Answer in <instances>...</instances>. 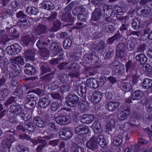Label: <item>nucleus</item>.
Instances as JSON below:
<instances>
[{
  "label": "nucleus",
  "mask_w": 152,
  "mask_h": 152,
  "mask_svg": "<svg viewBox=\"0 0 152 152\" xmlns=\"http://www.w3.org/2000/svg\"><path fill=\"white\" fill-rule=\"evenodd\" d=\"M91 3L95 5L100 7L103 6V11L104 14H112L113 6L111 5H108L107 4H104L102 0H91Z\"/></svg>",
  "instance_id": "obj_1"
},
{
  "label": "nucleus",
  "mask_w": 152,
  "mask_h": 152,
  "mask_svg": "<svg viewBox=\"0 0 152 152\" xmlns=\"http://www.w3.org/2000/svg\"><path fill=\"white\" fill-rule=\"evenodd\" d=\"M79 98L74 94H69L66 98V103L70 107L76 106L79 102Z\"/></svg>",
  "instance_id": "obj_2"
},
{
  "label": "nucleus",
  "mask_w": 152,
  "mask_h": 152,
  "mask_svg": "<svg viewBox=\"0 0 152 152\" xmlns=\"http://www.w3.org/2000/svg\"><path fill=\"white\" fill-rule=\"evenodd\" d=\"M73 7V6L70 3L64 9L65 14L62 17V20L64 21L73 22L75 18L72 17L70 11Z\"/></svg>",
  "instance_id": "obj_3"
},
{
  "label": "nucleus",
  "mask_w": 152,
  "mask_h": 152,
  "mask_svg": "<svg viewBox=\"0 0 152 152\" xmlns=\"http://www.w3.org/2000/svg\"><path fill=\"white\" fill-rule=\"evenodd\" d=\"M118 117L119 119L121 120L126 119L127 116L130 114V108L127 105L124 107L122 108L118 109Z\"/></svg>",
  "instance_id": "obj_4"
},
{
  "label": "nucleus",
  "mask_w": 152,
  "mask_h": 152,
  "mask_svg": "<svg viewBox=\"0 0 152 152\" xmlns=\"http://www.w3.org/2000/svg\"><path fill=\"white\" fill-rule=\"evenodd\" d=\"M60 138L63 140H69L73 135L72 132L69 128L64 127L62 130L59 132Z\"/></svg>",
  "instance_id": "obj_5"
},
{
  "label": "nucleus",
  "mask_w": 152,
  "mask_h": 152,
  "mask_svg": "<svg viewBox=\"0 0 152 152\" xmlns=\"http://www.w3.org/2000/svg\"><path fill=\"white\" fill-rule=\"evenodd\" d=\"M50 41V40H47L44 36H41L39 37V40L36 42V46L40 50L48 47V43Z\"/></svg>",
  "instance_id": "obj_6"
},
{
  "label": "nucleus",
  "mask_w": 152,
  "mask_h": 152,
  "mask_svg": "<svg viewBox=\"0 0 152 152\" xmlns=\"http://www.w3.org/2000/svg\"><path fill=\"white\" fill-rule=\"evenodd\" d=\"M36 35L32 33H30L25 36L23 41V44L28 46L29 44L34 43L36 40Z\"/></svg>",
  "instance_id": "obj_7"
},
{
  "label": "nucleus",
  "mask_w": 152,
  "mask_h": 152,
  "mask_svg": "<svg viewBox=\"0 0 152 152\" xmlns=\"http://www.w3.org/2000/svg\"><path fill=\"white\" fill-rule=\"evenodd\" d=\"M47 26L39 24L34 27L33 31L36 35L39 36L46 34L47 32Z\"/></svg>",
  "instance_id": "obj_8"
},
{
  "label": "nucleus",
  "mask_w": 152,
  "mask_h": 152,
  "mask_svg": "<svg viewBox=\"0 0 152 152\" xmlns=\"http://www.w3.org/2000/svg\"><path fill=\"white\" fill-rule=\"evenodd\" d=\"M49 99L48 96H46L40 99L38 103V106L42 108L45 109L47 108L50 103L51 101Z\"/></svg>",
  "instance_id": "obj_9"
},
{
  "label": "nucleus",
  "mask_w": 152,
  "mask_h": 152,
  "mask_svg": "<svg viewBox=\"0 0 152 152\" xmlns=\"http://www.w3.org/2000/svg\"><path fill=\"white\" fill-rule=\"evenodd\" d=\"M89 132V129L88 126L84 125H79L75 128V132L77 134H87Z\"/></svg>",
  "instance_id": "obj_10"
},
{
  "label": "nucleus",
  "mask_w": 152,
  "mask_h": 152,
  "mask_svg": "<svg viewBox=\"0 0 152 152\" xmlns=\"http://www.w3.org/2000/svg\"><path fill=\"white\" fill-rule=\"evenodd\" d=\"M80 121L83 124H89L94 120V117L93 115L89 114H84L80 116Z\"/></svg>",
  "instance_id": "obj_11"
},
{
  "label": "nucleus",
  "mask_w": 152,
  "mask_h": 152,
  "mask_svg": "<svg viewBox=\"0 0 152 152\" xmlns=\"http://www.w3.org/2000/svg\"><path fill=\"white\" fill-rule=\"evenodd\" d=\"M56 123L60 125H65L69 123L70 121L69 116H58L56 118Z\"/></svg>",
  "instance_id": "obj_12"
},
{
  "label": "nucleus",
  "mask_w": 152,
  "mask_h": 152,
  "mask_svg": "<svg viewBox=\"0 0 152 152\" xmlns=\"http://www.w3.org/2000/svg\"><path fill=\"white\" fill-rule=\"evenodd\" d=\"M118 83V86L123 91L127 92L132 91V86L130 83L125 82L124 80L120 81Z\"/></svg>",
  "instance_id": "obj_13"
},
{
  "label": "nucleus",
  "mask_w": 152,
  "mask_h": 152,
  "mask_svg": "<svg viewBox=\"0 0 152 152\" xmlns=\"http://www.w3.org/2000/svg\"><path fill=\"white\" fill-rule=\"evenodd\" d=\"M102 16L101 9L96 8L91 14V19L94 21H98L101 18Z\"/></svg>",
  "instance_id": "obj_14"
},
{
  "label": "nucleus",
  "mask_w": 152,
  "mask_h": 152,
  "mask_svg": "<svg viewBox=\"0 0 152 152\" xmlns=\"http://www.w3.org/2000/svg\"><path fill=\"white\" fill-rule=\"evenodd\" d=\"M8 111L12 114L17 115L21 113L22 109L19 105H12L8 109Z\"/></svg>",
  "instance_id": "obj_15"
},
{
  "label": "nucleus",
  "mask_w": 152,
  "mask_h": 152,
  "mask_svg": "<svg viewBox=\"0 0 152 152\" xmlns=\"http://www.w3.org/2000/svg\"><path fill=\"white\" fill-rule=\"evenodd\" d=\"M86 147L88 148L94 150L97 149L98 147L97 142L94 137H91L86 144Z\"/></svg>",
  "instance_id": "obj_16"
},
{
  "label": "nucleus",
  "mask_w": 152,
  "mask_h": 152,
  "mask_svg": "<svg viewBox=\"0 0 152 152\" xmlns=\"http://www.w3.org/2000/svg\"><path fill=\"white\" fill-rule=\"evenodd\" d=\"M40 74L43 75L45 74L51 72V67L49 65L45 63H42L39 64Z\"/></svg>",
  "instance_id": "obj_17"
},
{
  "label": "nucleus",
  "mask_w": 152,
  "mask_h": 152,
  "mask_svg": "<svg viewBox=\"0 0 152 152\" xmlns=\"http://www.w3.org/2000/svg\"><path fill=\"white\" fill-rule=\"evenodd\" d=\"M86 85L85 83H82L77 88L78 94L80 96L83 98L85 96L86 93L88 90V89L86 88Z\"/></svg>",
  "instance_id": "obj_18"
},
{
  "label": "nucleus",
  "mask_w": 152,
  "mask_h": 152,
  "mask_svg": "<svg viewBox=\"0 0 152 152\" xmlns=\"http://www.w3.org/2000/svg\"><path fill=\"white\" fill-rule=\"evenodd\" d=\"M104 93L102 94L100 92L96 91L94 92L91 97V101L94 103H97L99 102L104 96Z\"/></svg>",
  "instance_id": "obj_19"
},
{
  "label": "nucleus",
  "mask_w": 152,
  "mask_h": 152,
  "mask_svg": "<svg viewBox=\"0 0 152 152\" xmlns=\"http://www.w3.org/2000/svg\"><path fill=\"white\" fill-rule=\"evenodd\" d=\"M115 120L113 119H111L110 121L107 122L106 126L107 134H111L114 132L115 126Z\"/></svg>",
  "instance_id": "obj_20"
},
{
  "label": "nucleus",
  "mask_w": 152,
  "mask_h": 152,
  "mask_svg": "<svg viewBox=\"0 0 152 152\" xmlns=\"http://www.w3.org/2000/svg\"><path fill=\"white\" fill-rule=\"evenodd\" d=\"M25 73L29 75H34L36 72V70L35 67L28 63L26 64L24 66Z\"/></svg>",
  "instance_id": "obj_21"
},
{
  "label": "nucleus",
  "mask_w": 152,
  "mask_h": 152,
  "mask_svg": "<svg viewBox=\"0 0 152 152\" xmlns=\"http://www.w3.org/2000/svg\"><path fill=\"white\" fill-rule=\"evenodd\" d=\"M98 83V81L95 79L90 78L86 80V84L89 88H96L99 87Z\"/></svg>",
  "instance_id": "obj_22"
},
{
  "label": "nucleus",
  "mask_w": 152,
  "mask_h": 152,
  "mask_svg": "<svg viewBox=\"0 0 152 152\" xmlns=\"http://www.w3.org/2000/svg\"><path fill=\"white\" fill-rule=\"evenodd\" d=\"M61 23L58 20L54 21L53 23V26L50 28V31L52 32H56L61 29Z\"/></svg>",
  "instance_id": "obj_23"
},
{
  "label": "nucleus",
  "mask_w": 152,
  "mask_h": 152,
  "mask_svg": "<svg viewBox=\"0 0 152 152\" xmlns=\"http://www.w3.org/2000/svg\"><path fill=\"white\" fill-rule=\"evenodd\" d=\"M23 55L24 57L27 60L33 61L35 59L34 51L32 49L26 50Z\"/></svg>",
  "instance_id": "obj_24"
},
{
  "label": "nucleus",
  "mask_w": 152,
  "mask_h": 152,
  "mask_svg": "<svg viewBox=\"0 0 152 152\" xmlns=\"http://www.w3.org/2000/svg\"><path fill=\"white\" fill-rule=\"evenodd\" d=\"M91 127L94 129V132L100 133L102 132L103 129L102 124L99 121H95L92 125Z\"/></svg>",
  "instance_id": "obj_25"
},
{
  "label": "nucleus",
  "mask_w": 152,
  "mask_h": 152,
  "mask_svg": "<svg viewBox=\"0 0 152 152\" xmlns=\"http://www.w3.org/2000/svg\"><path fill=\"white\" fill-rule=\"evenodd\" d=\"M34 124L40 128H43L46 125V122L44 121L41 118L36 117L33 120Z\"/></svg>",
  "instance_id": "obj_26"
},
{
  "label": "nucleus",
  "mask_w": 152,
  "mask_h": 152,
  "mask_svg": "<svg viewBox=\"0 0 152 152\" xmlns=\"http://www.w3.org/2000/svg\"><path fill=\"white\" fill-rule=\"evenodd\" d=\"M84 149L82 146H80L77 144L73 143L72 144L69 150L70 152H84Z\"/></svg>",
  "instance_id": "obj_27"
},
{
  "label": "nucleus",
  "mask_w": 152,
  "mask_h": 152,
  "mask_svg": "<svg viewBox=\"0 0 152 152\" xmlns=\"http://www.w3.org/2000/svg\"><path fill=\"white\" fill-rule=\"evenodd\" d=\"M15 26H12L10 28L7 27L6 30L7 32L9 33L14 38H18L19 36V33Z\"/></svg>",
  "instance_id": "obj_28"
},
{
  "label": "nucleus",
  "mask_w": 152,
  "mask_h": 152,
  "mask_svg": "<svg viewBox=\"0 0 152 152\" xmlns=\"http://www.w3.org/2000/svg\"><path fill=\"white\" fill-rule=\"evenodd\" d=\"M41 4L43 8L49 10H52L55 8L54 4L49 1H44Z\"/></svg>",
  "instance_id": "obj_29"
},
{
  "label": "nucleus",
  "mask_w": 152,
  "mask_h": 152,
  "mask_svg": "<svg viewBox=\"0 0 152 152\" xmlns=\"http://www.w3.org/2000/svg\"><path fill=\"white\" fill-rule=\"evenodd\" d=\"M119 104V103L118 102L111 101L109 102L107 104V109L109 111H114L117 109Z\"/></svg>",
  "instance_id": "obj_30"
},
{
  "label": "nucleus",
  "mask_w": 152,
  "mask_h": 152,
  "mask_svg": "<svg viewBox=\"0 0 152 152\" xmlns=\"http://www.w3.org/2000/svg\"><path fill=\"white\" fill-rule=\"evenodd\" d=\"M141 85L142 88L145 89H152V80L148 78H145Z\"/></svg>",
  "instance_id": "obj_31"
},
{
  "label": "nucleus",
  "mask_w": 152,
  "mask_h": 152,
  "mask_svg": "<svg viewBox=\"0 0 152 152\" xmlns=\"http://www.w3.org/2000/svg\"><path fill=\"white\" fill-rule=\"evenodd\" d=\"M137 12H140L141 14L144 16L147 15L150 12V7L145 5L142 6L137 10Z\"/></svg>",
  "instance_id": "obj_32"
},
{
  "label": "nucleus",
  "mask_w": 152,
  "mask_h": 152,
  "mask_svg": "<svg viewBox=\"0 0 152 152\" xmlns=\"http://www.w3.org/2000/svg\"><path fill=\"white\" fill-rule=\"evenodd\" d=\"M78 103V106H80V109L82 113H84L87 110L89 106V103L87 101L82 100Z\"/></svg>",
  "instance_id": "obj_33"
},
{
  "label": "nucleus",
  "mask_w": 152,
  "mask_h": 152,
  "mask_svg": "<svg viewBox=\"0 0 152 152\" xmlns=\"http://www.w3.org/2000/svg\"><path fill=\"white\" fill-rule=\"evenodd\" d=\"M50 47L51 50L55 53L56 55H58L61 53V48L58 46V44L56 42H51Z\"/></svg>",
  "instance_id": "obj_34"
},
{
  "label": "nucleus",
  "mask_w": 152,
  "mask_h": 152,
  "mask_svg": "<svg viewBox=\"0 0 152 152\" xmlns=\"http://www.w3.org/2000/svg\"><path fill=\"white\" fill-rule=\"evenodd\" d=\"M136 64L131 61H129L126 64L125 66L126 68V71L130 72L134 70L135 68Z\"/></svg>",
  "instance_id": "obj_35"
},
{
  "label": "nucleus",
  "mask_w": 152,
  "mask_h": 152,
  "mask_svg": "<svg viewBox=\"0 0 152 152\" xmlns=\"http://www.w3.org/2000/svg\"><path fill=\"white\" fill-rule=\"evenodd\" d=\"M135 59L137 61H139L141 64H144L147 60V57L142 53L137 55L135 57Z\"/></svg>",
  "instance_id": "obj_36"
},
{
  "label": "nucleus",
  "mask_w": 152,
  "mask_h": 152,
  "mask_svg": "<svg viewBox=\"0 0 152 152\" xmlns=\"http://www.w3.org/2000/svg\"><path fill=\"white\" fill-rule=\"evenodd\" d=\"M123 137L121 135H118L113 138V144L117 147L119 146L122 143Z\"/></svg>",
  "instance_id": "obj_37"
},
{
  "label": "nucleus",
  "mask_w": 152,
  "mask_h": 152,
  "mask_svg": "<svg viewBox=\"0 0 152 152\" xmlns=\"http://www.w3.org/2000/svg\"><path fill=\"white\" fill-rule=\"evenodd\" d=\"M143 93L142 91L138 90H136L132 93V98L133 100H139L142 97Z\"/></svg>",
  "instance_id": "obj_38"
},
{
  "label": "nucleus",
  "mask_w": 152,
  "mask_h": 152,
  "mask_svg": "<svg viewBox=\"0 0 152 152\" xmlns=\"http://www.w3.org/2000/svg\"><path fill=\"white\" fill-rule=\"evenodd\" d=\"M54 73L55 72L53 71L51 73L47 74L42 77H41V80L42 81L47 82H49L54 78Z\"/></svg>",
  "instance_id": "obj_39"
},
{
  "label": "nucleus",
  "mask_w": 152,
  "mask_h": 152,
  "mask_svg": "<svg viewBox=\"0 0 152 152\" xmlns=\"http://www.w3.org/2000/svg\"><path fill=\"white\" fill-rule=\"evenodd\" d=\"M26 11L29 15H35L39 12L38 10L34 7L28 6L26 9Z\"/></svg>",
  "instance_id": "obj_40"
},
{
  "label": "nucleus",
  "mask_w": 152,
  "mask_h": 152,
  "mask_svg": "<svg viewBox=\"0 0 152 152\" xmlns=\"http://www.w3.org/2000/svg\"><path fill=\"white\" fill-rule=\"evenodd\" d=\"M17 24L20 26H23L24 27H27L29 25L30 23L28 19L22 18L18 20Z\"/></svg>",
  "instance_id": "obj_41"
},
{
  "label": "nucleus",
  "mask_w": 152,
  "mask_h": 152,
  "mask_svg": "<svg viewBox=\"0 0 152 152\" xmlns=\"http://www.w3.org/2000/svg\"><path fill=\"white\" fill-rule=\"evenodd\" d=\"M61 84L59 80L56 79L51 83L50 88L52 90H55L59 87Z\"/></svg>",
  "instance_id": "obj_42"
},
{
  "label": "nucleus",
  "mask_w": 152,
  "mask_h": 152,
  "mask_svg": "<svg viewBox=\"0 0 152 152\" xmlns=\"http://www.w3.org/2000/svg\"><path fill=\"white\" fill-rule=\"evenodd\" d=\"M12 47L13 50L12 53V55L17 54L19 53L22 50L21 47L18 44L15 43L13 45H12Z\"/></svg>",
  "instance_id": "obj_43"
},
{
  "label": "nucleus",
  "mask_w": 152,
  "mask_h": 152,
  "mask_svg": "<svg viewBox=\"0 0 152 152\" xmlns=\"http://www.w3.org/2000/svg\"><path fill=\"white\" fill-rule=\"evenodd\" d=\"M36 104V102L35 100H33L31 102H26L24 105V107L28 110L33 109L35 107Z\"/></svg>",
  "instance_id": "obj_44"
},
{
  "label": "nucleus",
  "mask_w": 152,
  "mask_h": 152,
  "mask_svg": "<svg viewBox=\"0 0 152 152\" xmlns=\"http://www.w3.org/2000/svg\"><path fill=\"white\" fill-rule=\"evenodd\" d=\"M75 136L77 142L79 144H83L86 141V138L84 134H77Z\"/></svg>",
  "instance_id": "obj_45"
},
{
  "label": "nucleus",
  "mask_w": 152,
  "mask_h": 152,
  "mask_svg": "<svg viewBox=\"0 0 152 152\" xmlns=\"http://www.w3.org/2000/svg\"><path fill=\"white\" fill-rule=\"evenodd\" d=\"M132 26L134 29L136 30L139 29L141 26L140 20L137 18L134 19L132 20Z\"/></svg>",
  "instance_id": "obj_46"
},
{
  "label": "nucleus",
  "mask_w": 152,
  "mask_h": 152,
  "mask_svg": "<svg viewBox=\"0 0 152 152\" xmlns=\"http://www.w3.org/2000/svg\"><path fill=\"white\" fill-rule=\"evenodd\" d=\"M147 46L145 44H140L137 46L136 53H143L146 50Z\"/></svg>",
  "instance_id": "obj_47"
},
{
  "label": "nucleus",
  "mask_w": 152,
  "mask_h": 152,
  "mask_svg": "<svg viewBox=\"0 0 152 152\" xmlns=\"http://www.w3.org/2000/svg\"><path fill=\"white\" fill-rule=\"evenodd\" d=\"M13 142L10 141L8 138H6L1 142L2 145L5 148H7L9 150Z\"/></svg>",
  "instance_id": "obj_48"
},
{
  "label": "nucleus",
  "mask_w": 152,
  "mask_h": 152,
  "mask_svg": "<svg viewBox=\"0 0 152 152\" xmlns=\"http://www.w3.org/2000/svg\"><path fill=\"white\" fill-rule=\"evenodd\" d=\"M125 55L124 51L115 50V58L116 59H118L121 60L123 59Z\"/></svg>",
  "instance_id": "obj_49"
},
{
  "label": "nucleus",
  "mask_w": 152,
  "mask_h": 152,
  "mask_svg": "<svg viewBox=\"0 0 152 152\" xmlns=\"http://www.w3.org/2000/svg\"><path fill=\"white\" fill-rule=\"evenodd\" d=\"M104 29L107 33L111 34L114 33L115 30L114 27L113 25L111 24L105 26L104 27Z\"/></svg>",
  "instance_id": "obj_50"
},
{
  "label": "nucleus",
  "mask_w": 152,
  "mask_h": 152,
  "mask_svg": "<svg viewBox=\"0 0 152 152\" xmlns=\"http://www.w3.org/2000/svg\"><path fill=\"white\" fill-rule=\"evenodd\" d=\"M17 97L15 96H11L4 103L5 106L7 107L8 105L16 102Z\"/></svg>",
  "instance_id": "obj_51"
},
{
  "label": "nucleus",
  "mask_w": 152,
  "mask_h": 152,
  "mask_svg": "<svg viewBox=\"0 0 152 152\" xmlns=\"http://www.w3.org/2000/svg\"><path fill=\"white\" fill-rule=\"evenodd\" d=\"M125 68L124 66L121 65L118 69H115L114 71V74L115 75H122L124 72Z\"/></svg>",
  "instance_id": "obj_52"
},
{
  "label": "nucleus",
  "mask_w": 152,
  "mask_h": 152,
  "mask_svg": "<svg viewBox=\"0 0 152 152\" xmlns=\"http://www.w3.org/2000/svg\"><path fill=\"white\" fill-rule=\"evenodd\" d=\"M72 41L70 38H66L64 41L63 47L66 49H69L71 45Z\"/></svg>",
  "instance_id": "obj_53"
},
{
  "label": "nucleus",
  "mask_w": 152,
  "mask_h": 152,
  "mask_svg": "<svg viewBox=\"0 0 152 152\" xmlns=\"http://www.w3.org/2000/svg\"><path fill=\"white\" fill-rule=\"evenodd\" d=\"M41 50V51L40 54V56L42 58H46L49 56V50L47 48L43 49Z\"/></svg>",
  "instance_id": "obj_54"
},
{
  "label": "nucleus",
  "mask_w": 152,
  "mask_h": 152,
  "mask_svg": "<svg viewBox=\"0 0 152 152\" xmlns=\"http://www.w3.org/2000/svg\"><path fill=\"white\" fill-rule=\"evenodd\" d=\"M21 118L25 121L29 120L31 118V115L27 112L23 111L21 112Z\"/></svg>",
  "instance_id": "obj_55"
},
{
  "label": "nucleus",
  "mask_w": 152,
  "mask_h": 152,
  "mask_svg": "<svg viewBox=\"0 0 152 152\" xmlns=\"http://www.w3.org/2000/svg\"><path fill=\"white\" fill-rule=\"evenodd\" d=\"M51 110L52 111H56L61 107V104L56 102H53L51 104Z\"/></svg>",
  "instance_id": "obj_56"
},
{
  "label": "nucleus",
  "mask_w": 152,
  "mask_h": 152,
  "mask_svg": "<svg viewBox=\"0 0 152 152\" xmlns=\"http://www.w3.org/2000/svg\"><path fill=\"white\" fill-rule=\"evenodd\" d=\"M60 82L63 83H66L68 82L69 78L68 76L65 74H62L58 77Z\"/></svg>",
  "instance_id": "obj_57"
},
{
  "label": "nucleus",
  "mask_w": 152,
  "mask_h": 152,
  "mask_svg": "<svg viewBox=\"0 0 152 152\" xmlns=\"http://www.w3.org/2000/svg\"><path fill=\"white\" fill-rule=\"evenodd\" d=\"M36 126L32 123H29L25 125V129L28 131L33 132L34 131Z\"/></svg>",
  "instance_id": "obj_58"
},
{
  "label": "nucleus",
  "mask_w": 152,
  "mask_h": 152,
  "mask_svg": "<svg viewBox=\"0 0 152 152\" xmlns=\"http://www.w3.org/2000/svg\"><path fill=\"white\" fill-rule=\"evenodd\" d=\"M57 15L58 14L56 12H51L50 16L46 18V20L51 22L54 21V20L56 19Z\"/></svg>",
  "instance_id": "obj_59"
},
{
  "label": "nucleus",
  "mask_w": 152,
  "mask_h": 152,
  "mask_svg": "<svg viewBox=\"0 0 152 152\" xmlns=\"http://www.w3.org/2000/svg\"><path fill=\"white\" fill-rule=\"evenodd\" d=\"M12 68L14 70L15 72L19 73L21 72V69L20 67L18 64L17 63L12 64L11 66Z\"/></svg>",
  "instance_id": "obj_60"
},
{
  "label": "nucleus",
  "mask_w": 152,
  "mask_h": 152,
  "mask_svg": "<svg viewBox=\"0 0 152 152\" xmlns=\"http://www.w3.org/2000/svg\"><path fill=\"white\" fill-rule=\"evenodd\" d=\"M23 61V58L19 57H15L12 60V61L14 62L15 63L20 64L22 65L24 64Z\"/></svg>",
  "instance_id": "obj_61"
},
{
  "label": "nucleus",
  "mask_w": 152,
  "mask_h": 152,
  "mask_svg": "<svg viewBox=\"0 0 152 152\" xmlns=\"http://www.w3.org/2000/svg\"><path fill=\"white\" fill-rule=\"evenodd\" d=\"M50 95L53 99L60 100L61 99L60 94L57 92H52L50 94Z\"/></svg>",
  "instance_id": "obj_62"
},
{
  "label": "nucleus",
  "mask_w": 152,
  "mask_h": 152,
  "mask_svg": "<svg viewBox=\"0 0 152 152\" xmlns=\"http://www.w3.org/2000/svg\"><path fill=\"white\" fill-rule=\"evenodd\" d=\"M69 75L72 77H79L80 76V74L79 72L76 70H72L69 74Z\"/></svg>",
  "instance_id": "obj_63"
},
{
  "label": "nucleus",
  "mask_w": 152,
  "mask_h": 152,
  "mask_svg": "<svg viewBox=\"0 0 152 152\" xmlns=\"http://www.w3.org/2000/svg\"><path fill=\"white\" fill-rule=\"evenodd\" d=\"M106 82V79L104 76H101L99 79V80L98 81V86H102Z\"/></svg>",
  "instance_id": "obj_64"
}]
</instances>
